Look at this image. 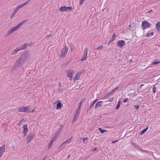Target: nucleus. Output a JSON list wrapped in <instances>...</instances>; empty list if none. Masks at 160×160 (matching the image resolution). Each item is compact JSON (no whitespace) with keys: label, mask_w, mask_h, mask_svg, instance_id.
I'll use <instances>...</instances> for the list:
<instances>
[{"label":"nucleus","mask_w":160,"mask_h":160,"mask_svg":"<svg viewBox=\"0 0 160 160\" xmlns=\"http://www.w3.org/2000/svg\"><path fill=\"white\" fill-rule=\"evenodd\" d=\"M88 48H86L84 50L83 54L85 55H87L88 53Z\"/></svg>","instance_id":"nucleus-26"},{"label":"nucleus","mask_w":160,"mask_h":160,"mask_svg":"<svg viewBox=\"0 0 160 160\" xmlns=\"http://www.w3.org/2000/svg\"><path fill=\"white\" fill-rule=\"evenodd\" d=\"M71 50L72 51H73V49L72 47L71 48Z\"/></svg>","instance_id":"nucleus-53"},{"label":"nucleus","mask_w":160,"mask_h":160,"mask_svg":"<svg viewBox=\"0 0 160 160\" xmlns=\"http://www.w3.org/2000/svg\"><path fill=\"white\" fill-rule=\"evenodd\" d=\"M151 26V24L147 21L142 22L141 25V28L144 30L149 28Z\"/></svg>","instance_id":"nucleus-6"},{"label":"nucleus","mask_w":160,"mask_h":160,"mask_svg":"<svg viewBox=\"0 0 160 160\" xmlns=\"http://www.w3.org/2000/svg\"><path fill=\"white\" fill-rule=\"evenodd\" d=\"M154 35V32H152L150 33H148L146 35V37H150V35L152 36Z\"/></svg>","instance_id":"nucleus-25"},{"label":"nucleus","mask_w":160,"mask_h":160,"mask_svg":"<svg viewBox=\"0 0 160 160\" xmlns=\"http://www.w3.org/2000/svg\"><path fill=\"white\" fill-rule=\"evenodd\" d=\"M35 112V110L34 109H33L31 112L33 113Z\"/></svg>","instance_id":"nucleus-51"},{"label":"nucleus","mask_w":160,"mask_h":160,"mask_svg":"<svg viewBox=\"0 0 160 160\" xmlns=\"http://www.w3.org/2000/svg\"><path fill=\"white\" fill-rule=\"evenodd\" d=\"M23 130L22 133L24 134V136L26 135L27 133L28 129V125L26 124H24L23 126Z\"/></svg>","instance_id":"nucleus-12"},{"label":"nucleus","mask_w":160,"mask_h":160,"mask_svg":"<svg viewBox=\"0 0 160 160\" xmlns=\"http://www.w3.org/2000/svg\"><path fill=\"white\" fill-rule=\"evenodd\" d=\"M62 106V105L60 102L58 103L57 105L56 109H60Z\"/></svg>","instance_id":"nucleus-19"},{"label":"nucleus","mask_w":160,"mask_h":160,"mask_svg":"<svg viewBox=\"0 0 160 160\" xmlns=\"http://www.w3.org/2000/svg\"><path fill=\"white\" fill-rule=\"evenodd\" d=\"M18 10H19L16 8L13 12L15 14Z\"/></svg>","instance_id":"nucleus-31"},{"label":"nucleus","mask_w":160,"mask_h":160,"mask_svg":"<svg viewBox=\"0 0 160 160\" xmlns=\"http://www.w3.org/2000/svg\"><path fill=\"white\" fill-rule=\"evenodd\" d=\"M152 12V10H150L148 11V13H151V12Z\"/></svg>","instance_id":"nucleus-49"},{"label":"nucleus","mask_w":160,"mask_h":160,"mask_svg":"<svg viewBox=\"0 0 160 160\" xmlns=\"http://www.w3.org/2000/svg\"><path fill=\"white\" fill-rule=\"evenodd\" d=\"M120 103H121V101H119L117 106H116V109H118L119 108L120 105Z\"/></svg>","instance_id":"nucleus-28"},{"label":"nucleus","mask_w":160,"mask_h":160,"mask_svg":"<svg viewBox=\"0 0 160 160\" xmlns=\"http://www.w3.org/2000/svg\"><path fill=\"white\" fill-rule=\"evenodd\" d=\"M117 43V45L121 48H122L125 45V42L123 40L118 41Z\"/></svg>","instance_id":"nucleus-10"},{"label":"nucleus","mask_w":160,"mask_h":160,"mask_svg":"<svg viewBox=\"0 0 160 160\" xmlns=\"http://www.w3.org/2000/svg\"><path fill=\"white\" fill-rule=\"evenodd\" d=\"M15 15V14L13 12V13H12V14L11 15V16L10 18H13V17Z\"/></svg>","instance_id":"nucleus-40"},{"label":"nucleus","mask_w":160,"mask_h":160,"mask_svg":"<svg viewBox=\"0 0 160 160\" xmlns=\"http://www.w3.org/2000/svg\"><path fill=\"white\" fill-rule=\"evenodd\" d=\"M88 141V138H84L83 139V142L84 143H86Z\"/></svg>","instance_id":"nucleus-29"},{"label":"nucleus","mask_w":160,"mask_h":160,"mask_svg":"<svg viewBox=\"0 0 160 160\" xmlns=\"http://www.w3.org/2000/svg\"><path fill=\"white\" fill-rule=\"evenodd\" d=\"M27 47V43H25L23 45H21L19 47H18V48L20 51L22 50H23L26 49Z\"/></svg>","instance_id":"nucleus-15"},{"label":"nucleus","mask_w":160,"mask_h":160,"mask_svg":"<svg viewBox=\"0 0 160 160\" xmlns=\"http://www.w3.org/2000/svg\"><path fill=\"white\" fill-rule=\"evenodd\" d=\"M144 86V84H141L140 86V87L141 88H142L143 86Z\"/></svg>","instance_id":"nucleus-52"},{"label":"nucleus","mask_w":160,"mask_h":160,"mask_svg":"<svg viewBox=\"0 0 160 160\" xmlns=\"http://www.w3.org/2000/svg\"><path fill=\"white\" fill-rule=\"evenodd\" d=\"M19 67H20L16 66V63H15L14 66L11 69V72H12L15 71V70H17L18 69V68H19Z\"/></svg>","instance_id":"nucleus-17"},{"label":"nucleus","mask_w":160,"mask_h":160,"mask_svg":"<svg viewBox=\"0 0 160 160\" xmlns=\"http://www.w3.org/2000/svg\"><path fill=\"white\" fill-rule=\"evenodd\" d=\"M20 50L19 49L18 47H17L11 52V55H12L16 54Z\"/></svg>","instance_id":"nucleus-16"},{"label":"nucleus","mask_w":160,"mask_h":160,"mask_svg":"<svg viewBox=\"0 0 160 160\" xmlns=\"http://www.w3.org/2000/svg\"><path fill=\"white\" fill-rule=\"evenodd\" d=\"M26 22V21H23L17 24L15 27H13L11 28V29L8 31L7 34L5 36L7 37L12 34L13 32L17 31L20 27Z\"/></svg>","instance_id":"nucleus-2"},{"label":"nucleus","mask_w":160,"mask_h":160,"mask_svg":"<svg viewBox=\"0 0 160 160\" xmlns=\"http://www.w3.org/2000/svg\"><path fill=\"white\" fill-rule=\"evenodd\" d=\"M87 56L83 54L82 57L81 59V61H85L87 58Z\"/></svg>","instance_id":"nucleus-21"},{"label":"nucleus","mask_w":160,"mask_h":160,"mask_svg":"<svg viewBox=\"0 0 160 160\" xmlns=\"http://www.w3.org/2000/svg\"><path fill=\"white\" fill-rule=\"evenodd\" d=\"M35 135L32 133L30 134L27 137V143H29L32 140L33 137Z\"/></svg>","instance_id":"nucleus-11"},{"label":"nucleus","mask_w":160,"mask_h":160,"mask_svg":"<svg viewBox=\"0 0 160 160\" xmlns=\"http://www.w3.org/2000/svg\"><path fill=\"white\" fill-rule=\"evenodd\" d=\"M30 108V107L29 106H28L27 107L22 106L21 107L18 108V109L19 112H28L30 113V111L29 109Z\"/></svg>","instance_id":"nucleus-3"},{"label":"nucleus","mask_w":160,"mask_h":160,"mask_svg":"<svg viewBox=\"0 0 160 160\" xmlns=\"http://www.w3.org/2000/svg\"><path fill=\"white\" fill-rule=\"evenodd\" d=\"M156 89H157V88L155 86L153 87V91L154 93H155L156 90Z\"/></svg>","instance_id":"nucleus-35"},{"label":"nucleus","mask_w":160,"mask_h":160,"mask_svg":"<svg viewBox=\"0 0 160 160\" xmlns=\"http://www.w3.org/2000/svg\"><path fill=\"white\" fill-rule=\"evenodd\" d=\"M115 37H115V34H114V35H113L112 36V39H112V40L113 39V40H114V39H115Z\"/></svg>","instance_id":"nucleus-41"},{"label":"nucleus","mask_w":160,"mask_h":160,"mask_svg":"<svg viewBox=\"0 0 160 160\" xmlns=\"http://www.w3.org/2000/svg\"><path fill=\"white\" fill-rule=\"evenodd\" d=\"M49 36H47V37H49Z\"/></svg>","instance_id":"nucleus-56"},{"label":"nucleus","mask_w":160,"mask_h":160,"mask_svg":"<svg viewBox=\"0 0 160 160\" xmlns=\"http://www.w3.org/2000/svg\"><path fill=\"white\" fill-rule=\"evenodd\" d=\"M68 48L67 46L65 47L61 51V56L62 57H64L67 54L68 51Z\"/></svg>","instance_id":"nucleus-7"},{"label":"nucleus","mask_w":160,"mask_h":160,"mask_svg":"<svg viewBox=\"0 0 160 160\" xmlns=\"http://www.w3.org/2000/svg\"><path fill=\"white\" fill-rule=\"evenodd\" d=\"M96 148H94V149H92V151H96Z\"/></svg>","instance_id":"nucleus-48"},{"label":"nucleus","mask_w":160,"mask_h":160,"mask_svg":"<svg viewBox=\"0 0 160 160\" xmlns=\"http://www.w3.org/2000/svg\"><path fill=\"white\" fill-rule=\"evenodd\" d=\"M31 0H28L24 3H23L21 4H20L16 8L18 9L19 10L21 8L27 6L29 3V2L31 1Z\"/></svg>","instance_id":"nucleus-8"},{"label":"nucleus","mask_w":160,"mask_h":160,"mask_svg":"<svg viewBox=\"0 0 160 160\" xmlns=\"http://www.w3.org/2000/svg\"><path fill=\"white\" fill-rule=\"evenodd\" d=\"M81 73L82 72L81 71H79L78 73H77L74 78V80H77L79 79V78L81 76Z\"/></svg>","instance_id":"nucleus-13"},{"label":"nucleus","mask_w":160,"mask_h":160,"mask_svg":"<svg viewBox=\"0 0 160 160\" xmlns=\"http://www.w3.org/2000/svg\"><path fill=\"white\" fill-rule=\"evenodd\" d=\"M134 107L136 110H138L139 108V105H134Z\"/></svg>","instance_id":"nucleus-33"},{"label":"nucleus","mask_w":160,"mask_h":160,"mask_svg":"<svg viewBox=\"0 0 160 160\" xmlns=\"http://www.w3.org/2000/svg\"><path fill=\"white\" fill-rule=\"evenodd\" d=\"M57 101H58V102H59V100H58Z\"/></svg>","instance_id":"nucleus-57"},{"label":"nucleus","mask_w":160,"mask_h":160,"mask_svg":"<svg viewBox=\"0 0 160 160\" xmlns=\"http://www.w3.org/2000/svg\"><path fill=\"white\" fill-rule=\"evenodd\" d=\"M53 142H52L51 141H50V142L48 144V148L49 149L50 148H51L52 145H53Z\"/></svg>","instance_id":"nucleus-27"},{"label":"nucleus","mask_w":160,"mask_h":160,"mask_svg":"<svg viewBox=\"0 0 160 160\" xmlns=\"http://www.w3.org/2000/svg\"><path fill=\"white\" fill-rule=\"evenodd\" d=\"M73 9V8L71 7H66L64 6H62L59 9V11L61 12H68Z\"/></svg>","instance_id":"nucleus-5"},{"label":"nucleus","mask_w":160,"mask_h":160,"mask_svg":"<svg viewBox=\"0 0 160 160\" xmlns=\"http://www.w3.org/2000/svg\"><path fill=\"white\" fill-rule=\"evenodd\" d=\"M97 99H96L95 100L94 102L92 103V106L94 105V104H95V102L97 101Z\"/></svg>","instance_id":"nucleus-47"},{"label":"nucleus","mask_w":160,"mask_h":160,"mask_svg":"<svg viewBox=\"0 0 160 160\" xmlns=\"http://www.w3.org/2000/svg\"><path fill=\"white\" fill-rule=\"evenodd\" d=\"M85 99L82 100L79 103V105H82V103L84 101Z\"/></svg>","instance_id":"nucleus-38"},{"label":"nucleus","mask_w":160,"mask_h":160,"mask_svg":"<svg viewBox=\"0 0 160 160\" xmlns=\"http://www.w3.org/2000/svg\"><path fill=\"white\" fill-rule=\"evenodd\" d=\"M117 141H118V140H116V141H112V144H113V143H115V142H117Z\"/></svg>","instance_id":"nucleus-50"},{"label":"nucleus","mask_w":160,"mask_h":160,"mask_svg":"<svg viewBox=\"0 0 160 160\" xmlns=\"http://www.w3.org/2000/svg\"><path fill=\"white\" fill-rule=\"evenodd\" d=\"M74 73V71L72 70H70L67 72L68 76L70 80L72 79L73 75Z\"/></svg>","instance_id":"nucleus-9"},{"label":"nucleus","mask_w":160,"mask_h":160,"mask_svg":"<svg viewBox=\"0 0 160 160\" xmlns=\"http://www.w3.org/2000/svg\"><path fill=\"white\" fill-rule=\"evenodd\" d=\"M3 154V153L0 152V158L2 156Z\"/></svg>","instance_id":"nucleus-45"},{"label":"nucleus","mask_w":160,"mask_h":160,"mask_svg":"<svg viewBox=\"0 0 160 160\" xmlns=\"http://www.w3.org/2000/svg\"><path fill=\"white\" fill-rule=\"evenodd\" d=\"M86 0H80V5H81Z\"/></svg>","instance_id":"nucleus-32"},{"label":"nucleus","mask_w":160,"mask_h":160,"mask_svg":"<svg viewBox=\"0 0 160 160\" xmlns=\"http://www.w3.org/2000/svg\"><path fill=\"white\" fill-rule=\"evenodd\" d=\"M128 100V98H127V99H124L123 100V102H124V103H126L127 100Z\"/></svg>","instance_id":"nucleus-43"},{"label":"nucleus","mask_w":160,"mask_h":160,"mask_svg":"<svg viewBox=\"0 0 160 160\" xmlns=\"http://www.w3.org/2000/svg\"><path fill=\"white\" fill-rule=\"evenodd\" d=\"M30 56L29 51L23 53L19 56L18 59L16 62V66L21 67L26 61L27 59Z\"/></svg>","instance_id":"nucleus-1"},{"label":"nucleus","mask_w":160,"mask_h":160,"mask_svg":"<svg viewBox=\"0 0 160 160\" xmlns=\"http://www.w3.org/2000/svg\"><path fill=\"white\" fill-rule=\"evenodd\" d=\"M98 129L100 131V132L102 133H103L104 132H106V131L104 130H103V129H102L101 128H98Z\"/></svg>","instance_id":"nucleus-30"},{"label":"nucleus","mask_w":160,"mask_h":160,"mask_svg":"<svg viewBox=\"0 0 160 160\" xmlns=\"http://www.w3.org/2000/svg\"><path fill=\"white\" fill-rule=\"evenodd\" d=\"M63 127L62 126H60V128H59V129L58 130V131L56 132L55 133L54 135V137L53 138L51 141L53 143V142L56 140V138L58 137V136L59 133L61 132L62 128Z\"/></svg>","instance_id":"nucleus-4"},{"label":"nucleus","mask_w":160,"mask_h":160,"mask_svg":"<svg viewBox=\"0 0 160 160\" xmlns=\"http://www.w3.org/2000/svg\"><path fill=\"white\" fill-rule=\"evenodd\" d=\"M81 106L82 105H79V107H78V110H80V109L81 108Z\"/></svg>","instance_id":"nucleus-46"},{"label":"nucleus","mask_w":160,"mask_h":160,"mask_svg":"<svg viewBox=\"0 0 160 160\" xmlns=\"http://www.w3.org/2000/svg\"><path fill=\"white\" fill-rule=\"evenodd\" d=\"M148 127H147L146 128L143 129L140 132L141 135H142L144 132H146L147 131V130H148Z\"/></svg>","instance_id":"nucleus-22"},{"label":"nucleus","mask_w":160,"mask_h":160,"mask_svg":"<svg viewBox=\"0 0 160 160\" xmlns=\"http://www.w3.org/2000/svg\"><path fill=\"white\" fill-rule=\"evenodd\" d=\"M80 111L79 110H77L75 113L74 114V120H76L78 118V117L79 115Z\"/></svg>","instance_id":"nucleus-14"},{"label":"nucleus","mask_w":160,"mask_h":160,"mask_svg":"<svg viewBox=\"0 0 160 160\" xmlns=\"http://www.w3.org/2000/svg\"><path fill=\"white\" fill-rule=\"evenodd\" d=\"M156 27L158 31H160V29H159V28L160 27V22H158L157 23Z\"/></svg>","instance_id":"nucleus-23"},{"label":"nucleus","mask_w":160,"mask_h":160,"mask_svg":"<svg viewBox=\"0 0 160 160\" xmlns=\"http://www.w3.org/2000/svg\"><path fill=\"white\" fill-rule=\"evenodd\" d=\"M160 63V62H159V61L157 62H154L152 63V65H155V64H158Z\"/></svg>","instance_id":"nucleus-34"},{"label":"nucleus","mask_w":160,"mask_h":160,"mask_svg":"<svg viewBox=\"0 0 160 160\" xmlns=\"http://www.w3.org/2000/svg\"><path fill=\"white\" fill-rule=\"evenodd\" d=\"M113 98H110L108 101L109 102H111L112 101H113Z\"/></svg>","instance_id":"nucleus-42"},{"label":"nucleus","mask_w":160,"mask_h":160,"mask_svg":"<svg viewBox=\"0 0 160 160\" xmlns=\"http://www.w3.org/2000/svg\"><path fill=\"white\" fill-rule=\"evenodd\" d=\"M117 88H116V89L114 90H113V91H114L115 90L117 89Z\"/></svg>","instance_id":"nucleus-54"},{"label":"nucleus","mask_w":160,"mask_h":160,"mask_svg":"<svg viewBox=\"0 0 160 160\" xmlns=\"http://www.w3.org/2000/svg\"><path fill=\"white\" fill-rule=\"evenodd\" d=\"M24 120H23V119H22L18 123V126H20L21 125V122H24Z\"/></svg>","instance_id":"nucleus-36"},{"label":"nucleus","mask_w":160,"mask_h":160,"mask_svg":"<svg viewBox=\"0 0 160 160\" xmlns=\"http://www.w3.org/2000/svg\"><path fill=\"white\" fill-rule=\"evenodd\" d=\"M71 139H67L65 142H63L62 144V145H63V144H66V143H69L70 142H71Z\"/></svg>","instance_id":"nucleus-24"},{"label":"nucleus","mask_w":160,"mask_h":160,"mask_svg":"<svg viewBox=\"0 0 160 160\" xmlns=\"http://www.w3.org/2000/svg\"><path fill=\"white\" fill-rule=\"evenodd\" d=\"M103 48V46H102V45H101L100 46L98 47L97 48V49H102Z\"/></svg>","instance_id":"nucleus-39"},{"label":"nucleus","mask_w":160,"mask_h":160,"mask_svg":"<svg viewBox=\"0 0 160 160\" xmlns=\"http://www.w3.org/2000/svg\"><path fill=\"white\" fill-rule=\"evenodd\" d=\"M5 145H3L2 147H0V152L3 153L5 151Z\"/></svg>","instance_id":"nucleus-18"},{"label":"nucleus","mask_w":160,"mask_h":160,"mask_svg":"<svg viewBox=\"0 0 160 160\" xmlns=\"http://www.w3.org/2000/svg\"><path fill=\"white\" fill-rule=\"evenodd\" d=\"M102 102V101H100L97 102L95 105V108L96 109L98 108V107H100L101 106L100 103Z\"/></svg>","instance_id":"nucleus-20"},{"label":"nucleus","mask_w":160,"mask_h":160,"mask_svg":"<svg viewBox=\"0 0 160 160\" xmlns=\"http://www.w3.org/2000/svg\"><path fill=\"white\" fill-rule=\"evenodd\" d=\"M113 40H114L113 39L112 40V39H111L110 40H109V42L108 43V44H109L110 43H111L112 42Z\"/></svg>","instance_id":"nucleus-44"},{"label":"nucleus","mask_w":160,"mask_h":160,"mask_svg":"<svg viewBox=\"0 0 160 160\" xmlns=\"http://www.w3.org/2000/svg\"><path fill=\"white\" fill-rule=\"evenodd\" d=\"M32 44H33V43L32 42H31L28 44H27V47L31 46Z\"/></svg>","instance_id":"nucleus-37"},{"label":"nucleus","mask_w":160,"mask_h":160,"mask_svg":"<svg viewBox=\"0 0 160 160\" xmlns=\"http://www.w3.org/2000/svg\"><path fill=\"white\" fill-rule=\"evenodd\" d=\"M70 157V155H69L68 156V158H69Z\"/></svg>","instance_id":"nucleus-55"}]
</instances>
